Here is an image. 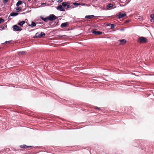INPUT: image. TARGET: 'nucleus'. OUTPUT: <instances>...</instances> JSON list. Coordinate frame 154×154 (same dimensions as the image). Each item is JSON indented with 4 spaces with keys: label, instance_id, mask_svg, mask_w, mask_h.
I'll use <instances>...</instances> for the list:
<instances>
[{
    "label": "nucleus",
    "instance_id": "obj_16",
    "mask_svg": "<svg viewBox=\"0 0 154 154\" xmlns=\"http://www.w3.org/2000/svg\"><path fill=\"white\" fill-rule=\"evenodd\" d=\"M6 26H7L5 25L1 26L0 27V30H4V29H5V27H6Z\"/></svg>",
    "mask_w": 154,
    "mask_h": 154
},
{
    "label": "nucleus",
    "instance_id": "obj_9",
    "mask_svg": "<svg viewBox=\"0 0 154 154\" xmlns=\"http://www.w3.org/2000/svg\"><path fill=\"white\" fill-rule=\"evenodd\" d=\"M68 25L67 23H64L61 24L60 26L61 28L66 27L68 26Z\"/></svg>",
    "mask_w": 154,
    "mask_h": 154
},
{
    "label": "nucleus",
    "instance_id": "obj_24",
    "mask_svg": "<svg viewBox=\"0 0 154 154\" xmlns=\"http://www.w3.org/2000/svg\"><path fill=\"white\" fill-rule=\"evenodd\" d=\"M16 9L17 12H19L21 10V9L20 7H17Z\"/></svg>",
    "mask_w": 154,
    "mask_h": 154
},
{
    "label": "nucleus",
    "instance_id": "obj_21",
    "mask_svg": "<svg viewBox=\"0 0 154 154\" xmlns=\"http://www.w3.org/2000/svg\"><path fill=\"white\" fill-rule=\"evenodd\" d=\"M42 19L45 22H47L48 20V17L47 18H42Z\"/></svg>",
    "mask_w": 154,
    "mask_h": 154
},
{
    "label": "nucleus",
    "instance_id": "obj_26",
    "mask_svg": "<svg viewBox=\"0 0 154 154\" xmlns=\"http://www.w3.org/2000/svg\"><path fill=\"white\" fill-rule=\"evenodd\" d=\"M54 1H55L57 2H61L63 0H53Z\"/></svg>",
    "mask_w": 154,
    "mask_h": 154
},
{
    "label": "nucleus",
    "instance_id": "obj_5",
    "mask_svg": "<svg viewBox=\"0 0 154 154\" xmlns=\"http://www.w3.org/2000/svg\"><path fill=\"white\" fill-rule=\"evenodd\" d=\"M48 20L50 21H52L57 19V17L54 14L50 15L48 17Z\"/></svg>",
    "mask_w": 154,
    "mask_h": 154
},
{
    "label": "nucleus",
    "instance_id": "obj_14",
    "mask_svg": "<svg viewBox=\"0 0 154 154\" xmlns=\"http://www.w3.org/2000/svg\"><path fill=\"white\" fill-rule=\"evenodd\" d=\"M150 17L151 18V21L152 22H154V14H151L150 16Z\"/></svg>",
    "mask_w": 154,
    "mask_h": 154
},
{
    "label": "nucleus",
    "instance_id": "obj_19",
    "mask_svg": "<svg viewBox=\"0 0 154 154\" xmlns=\"http://www.w3.org/2000/svg\"><path fill=\"white\" fill-rule=\"evenodd\" d=\"M113 6V5L111 4H109L107 6V8H109L111 7H112Z\"/></svg>",
    "mask_w": 154,
    "mask_h": 154
},
{
    "label": "nucleus",
    "instance_id": "obj_25",
    "mask_svg": "<svg viewBox=\"0 0 154 154\" xmlns=\"http://www.w3.org/2000/svg\"><path fill=\"white\" fill-rule=\"evenodd\" d=\"M4 20L2 18H0V23L4 22Z\"/></svg>",
    "mask_w": 154,
    "mask_h": 154
},
{
    "label": "nucleus",
    "instance_id": "obj_31",
    "mask_svg": "<svg viewBox=\"0 0 154 154\" xmlns=\"http://www.w3.org/2000/svg\"><path fill=\"white\" fill-rule=\"evenodd\" d=\"M130 21V20H128V21H126L125 23H129Z\"/></svg>",
    "mask_w": 154,
    "mask_h": 154
},
{
    "label": "nucleus",
    "instance_id": "obj_30",
    "mask_svg": "<svg viewBox=\"0 0 154 154\" xmlns=\"http://www.w3.org/2000/svg\"><path fill=\"white\" fill-rule=\"evenodd\" d=\"M10 42V41H6L5 43H3V44H4L5 43H9Z\"/></svg>",
    "mask_w": 154,
    "mask_h": 154
},
{
    "label": "nucleus",
    "instance_id": "obj_1",
    "mask_svg": "<svg viewBox=\"0 0 154 154\" xmlns=\"http://www.w3.org/2000/svg\"><path fill=\"white\" fill-rule=\"evenodd\" d=\"M138 41L140 43H144L147 42V40L145 38L141 37L139 38Z\"/></svg>",
    "mask_w": 154,
    "mask_h": 154
},
{
    "label": "nucleus",
    "instance_id": "obj_4",
    "mask_svg": "<svg viewBox=\"0 0 154 154\" xmlns=\"http://www.w3.org/2000/svg\"><path fill=\"white\" fill-rule=\"evenodd\" d=\"M126 16V14L125 13L122 14L121 13L119 12L117 15V17L119 19L123 18Z\"/></svg>",
    "mask_w": 154,
    "mask_h": 154
},
{
    "label": "nucleus",
    "instance_id": "obj_18",
    "mask_svg": "<svg viewBox=\"0 0 154 154\" xmlns=\"http://www.w3.org/2000/svg\"><path fill=\"white\" fill-rule=\"evenodd\" d=\"M30 146H26V145H21L20 146V147L22 148H28L30 147Z\"/></svg>",
    "mask_w": 154,
    "mask_h": 154
},
{
    "label": "nucleus",
    "instance_id": "obj_34",
    "mask_svg": "<svg viewBox=\"0 0 154 154\" xmlns=\"http://www.w3.org/2000/svg\"><path fill=\"white\" fill-rule=\"evenodd\" d=\"M31 1V0H28V1Z\"/></svg>",
    "mask_w": 154,
    "mask_h": 154
},
{
    "label": "nucleus",
    "instance_id": "obj_27",
    "mask_svg": "<svg viewBox=\"0 0 154 154\" xmlns=\"http://www.w3.org/2000/svg\"><path fill=\"white\" fill-rule=\"evenodd\" d=\"M71 7V6H70V5H68L67 4V5H66V9H67L69 8H70Z\"/></svg>",
    "mask_w": 154,
    "mask_h": 154
},
{
    "label": "nucleus",
    "instance_id": "obj_12",
    "mask_svg": "<svg viewBox=\"0 0 154 154\" xmlns=\"http://www.w3.org/2000/svg\"><path fill=\"white\" fill-rule=\"evenodd\" d=\"M94 17V16L93 15H88L86 16L85 18L88 19H90Z\"/></svg>",
    "mask_w": 154,
    "mask_h": 154
},
{
    "label": "nucleus",
    "instance_id": "obj_3",
    "mask_svg": "<svg viewBox=\"0 0 154 154\" xmlns=\"http://www.w3.org/2000/svg\"><path fill=\"white\" fill-rule=\"evenodd\" d=\"M13 28L14 31H19L22 30V28L16 25H14L13 26Z\"/></svg>",
    "mask_w": 154,
    "mask_h": 154
},
{
    "label": "nucleus",
    "instance_id": "obj_8",
    "mask_svg": "<svg viewBox=\"0 0 154 154\" xmlns=\"http://www.w3.org/2000/svg\"><path fill=\"white\" fill-rule=\"evenodd\" d=\"M119 41L120 42V44L122 45L124 44L126 42V40L125 39H123L122 40H119Z\"/></svg>",
    "mask_w": 154,
    "mask_h": 154
},
{
    "label": "nucleus",
    "instance_id": "obj_33",
    "mask_svg": "<svg viewBox=\"0 0 154 154\" xmlns=\"http://www.w3.org/2000/svg\"><path fill=\"white\" fill-rule=\"evenodd\" d=\"M84 5V4H82V5Z\"/></svg>",
    "mask_w": 154,
    "mask_h": 154
},
{
    "label": "nucleus",
    "instance_id": "obj_23",
    "mask_svg": "<svg viewBox=\"0 0 154 154\" xmlns=\"http://www.w3.org/2000/svg\"><path fill=\"white\" fill-rule=\"evenodd\" d=\"M73 4L75 6H76L78 5H81V4L80 3H73Z\"/></svg>",
    "mask_w": 154,
    "mask_h": 154
},
{
    "label": "nucleus",
    "instance_id": "obj_35",
    "mask_svg": "<svg viewBox=\"0 0 154 154\" xmlns=\"http://www.w3.org/2000/svg\"><path fill=\"white\" fill-rule=\"evenodd\" d=\"M74 8V6H73L72 8Z\"/></svg>",
    "mask_w": 154,
    "mask_h": 154
},
{
    "label": "nucleus",
    "instance_id": "obj_20",
    "mask_svg": "<svg viewBox=\"0 0 154 154\" xmlns=\"http://www.w3.org/2000/svg\"><path fill=\"white\" fill-rule=\"evenodd\" d=\"M67 2H63L62 4V6H63L64 7H65L67 5Z\"/></svg>",
    "mask_w": 154,
    "mask_h": 154
},
{
    "label": "nucleus",
    "instance_id": "obj_15",
    "mask_svg": "<svg viewBox=\"0 0 154 154\" xmlns=\"http://www.w3.org/2000/svg\"><path fill=\"white\" fill-rule=\"evenodd\" d=\"M18 13L15 12H12L10 14V15L11 16H15L18 14Z\"/></svg>",
    "mask_w": 154,
    "mask_h": 154
},
{
    "label": "nucleus",
    "instance_id": "obj_29",
    "mask_svg": "<svg viewBox=\"0 0 154 154\" xmlns=\"http://www.w3.org/2000/svg\"><path fill=\"white\" fill-rule=\"evenodd\" d=\"M95 109H96L98 110H100V108L98 107H95Z\"/></svg>",
    "mask_w": 154,
    "mask_h": 154
},
{
    "label": "nucleus",
    "instance_id": "obj_32",
    "mask_svg": "<svg viewBox=\"0 0 154 154\" xmlns=\"http://www.w3.org/2000/svg\"><path fill=\"white\" fill-rule=\"evenodd\" d=\"M124 28H122L121 29V30H122V31H123L124 30Z\"/></svg>",
    "mask_w": 154,
    "mask_h": 154
},
{
    "label": "nucleus",
    "instance_id": "obj_13",
    "mask_svg": "<svg viewBox=\"0 0 154 154\" xmlns=\"http://www.w3.org/2000/svg\"><path fill=\"white\" fill-rule=\"evenodd\" d=\"M25 23V21L24 20L22 21L21 22L18 23L17 24L18 25L20 26H22L23 24H24Z\"/></svg>",
    "mask_w": 154,
    "mask_h": 154
},
{
    "label": "nucleus",
    "instance_id": "obj_10",
    "mask_svg": "<svg viewBox=\"0 0 154 154\" xmlns=\"http://www.w3.org/2000/svg\"><path fill=\"white\" fill-rule=\"evenodd\" d=\"M36 25V23L35 22H33V21H32V22L31 24H28V26H29L31 27H33L35 26Z\"/></svg>",
    "mask_w": 154,
    "mask_h": 154
},
{
    "label": "nucleus",
    "instance_id": "obj_7",
    "mask_svg": "<svg viewBox=\"0 0 154 154\" xmlns=\"http://www.w3.org/2000/svg\"><path fill=\"white\" fill-rule=\"evenodd\" d=\"M57 10H60L61 11H65V8L63 7L61 5H60L57 6Z\"/></svg>",
    "mask_w": 154,
    "mask_h": 154
},
{
    "label": "nucleus",
    "instance_id": "obj_22",
    "mask_svg": "<svg viewBox=\"0 0 154 154\" xmlns=\"http://www.w3.org/2000/svg\"><path fill=\"white\" fill-rule=\"evenodd\" d=\"M115 26V25L113 24H111V29H113Z\"/></svg>",
    "mask_w": 154,
    "mask_h": 154
},
{
    "label": "nucleus",
    "instance_id": "obj_17",
    "mask_svg": "<svg viewBox=\"0 0 154 154\" xmlns=\"http://www.w3.org/2000/svg\"><path fill=\"white\" fill-rule=\"evenodd\" d=\"M22 3V2L21 1H19L16 4V5L17 6H18L20 5Z\"/></svg>",
    "mask_w": 154,
    "mask_h": 154
},
{
    "label": "nucleus",
    "instance_id": "obj_6",
    "mask_svg": "<svg viewBox=\"0 0 154 154\" xmlns=\"http://www.w3.org/2000/svg\"><path fill=\"white\" fill-rule=\"evenodd\" d=\"M92 33L96 35H101L102 33V32L93 30L92 31Z\"/></svg>",
    "mask_w": 154,
    "mask_h": 154
},
{
    "label": "nucleus",
    "instance_id": "obj_2",
    "mask_svg": "<svg viewBox=\"0 0 154 154\" xmlns=\"http://www.w3.org/2000/svg\"><path fill=\"white\" fill-rule=\"evenodd\" d=\"M45 34L43 32H41L40 34H38V33H37L33 37L34 38H40L41 37H43L45 36Z\"/></svg>",
    "mask_w": 154,
    "mask_h": 154
},
{
    "label": "nucleus",
    "instance_id": "obj_11",
    "mask_svg": "<svg viewBox=\"0 0 154 154\" xmlns=\"http://www.w3.org/2000/svg\"><path fill=\"white\" fill-rule=\"evenodd\" d=\"M19 55H25L26 54V52L25 51H21L18 52Z\"/></svg>",
    "mask_w": 154,
    "mask_h": 154
},
{
    "label": "nucleus",
    "instance_id": "obj_28",
    "mask_svg": "<svg viewBox=\"0 0 154 154\" xmlns=\"http://www.w3.org/2000/svg\"><path fill=\"white\" fill-rule=\"evenodd\" d=\"M8 0H3V2L4 3H6L8 2Z\"/></svg>",
    "mask_w": 154,
    "mask_h": 154
}]
</instances>
